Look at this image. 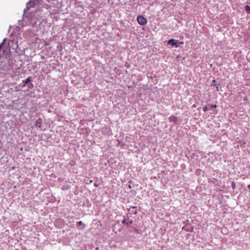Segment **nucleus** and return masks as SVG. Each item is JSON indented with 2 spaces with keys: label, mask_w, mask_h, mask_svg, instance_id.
I'll return each mask as SVG.
<instances>
[{
  "label": "nucleus",
  "mask_w": 250,
  "mask_h": 250,
  "mask_svg": "<svg viewBox=\"0 0 250 250\" xmlns=\"http://www.w3.org/2000/svg\"><path fill=\"white\" fill-rule=\"evenodd\" d=\"M137 21L138 23L142 25L146 24L147 22V20H146V19H145L143 16L141 15H139L138 16Z\"/></svg>",
  "instance_id": "f257e3e1"
},
{
  "label": "nucleus",
  "mask_w": 250,
  "mask_h": 250,
  "mask_svg": "<svg viewBox=\"0 0 250 250\" xmlns=\"http://www.w3.org/2000/svg\"><path fill=\"white\" fill-rule=\"evenodd\" d=\"M36 3L37 2L36 0H30L26 4V9L29 10L30 8L34 7Z\"/></svg>",
  "instance_id": "f03ea898"
},
{
  "label": "nucleus",
  "mask_w": 250,
  "mask_h": 250,
  "mask_svg": "<svg viewBox=\"0 0 250 250\" xmlns=\"http://www.w3.org/2000/svg\"><path fill=\"white\" fill-rule=\"evenodd\" d=\"M168 44H171L172 46L178 47L177 41H176L174 39H170L168 41Z\"/></svg>",
  "instance_id": "7ed1b4c3"
},
{
  "label": "nucleus",
  "mask_w": 250,
  "mask_h": 250,
  "mask_svg": "<svg viewBox=\"0 0 250 250\" xmlns=\"http://www.w3.org/2000/svg\"><path fill=\"white\" fill-rule=\"evenodd\" d=\"M132 222H133L132 220H130L129 219H124L122 222L123 224H126L127 225L131 224L132 223Z\"/></svg>",
  "instance_id": "20e7f679"
},
{
  "label": "nucleus",
  "mask_w": 250,
  "mask_h": 250,
  "mask_svg": "<svg viewBox=\"0 0 250 250\" xmlns=\"http://www.w3.org/2000/svg\"><path fill=\"white\" fill-rule=\"evenodd\" d=\"M169 121L170 122L176 123L177 121V118L174 116H170L168 118Z\"/></svg>",
  "instance_id": "39448f33"
},
{
  "label": "nucleus",
  "mask_w": 250,
  "mask_h": 250,
  "mask_svg": "<svg viewBox=\"0 0 250 250\" xmlns=\"http://www.w3.org/2000/svg\"><path fill=\"white\" fill-rule=\"evenodd\" d=\"M31 81V78L30 77H28L25 81H23V85L25 86L26 84H27L28 83H29Z\"/></svg>",
  "instance_id": "423d86ee"
},
{
  "label": "nucleus",
  "mask_w": 250,
  "mask_h": 250,
  "mask_svg": "<svg viewBox=\"0 0 250 250\" xmlns=\"http://www.w3.org/2000/svg\"><path fill=\"white\" fill-rule=\"evenodd\" d=\"M77 224L78 225V228L81 225L83 226V227L81 229H84L85 228V224H83L82 221H81L77 222Z\"/></svg>",
  "instance_id": "0eeeda50"
},
{
  "label": "nucleus",
  "mask_w": 250,
  "mask_h": 250,
  "mask_svg": "<svg viewBox=\"0 0 250 250\" xmlns=\"http://www.w3.org/2000/svg\"><path fill=\"white\" fill-rule=\"evenodd\" d=\"M41 119H38L37 121H36V123L35 124V125L37 127H41Z\"/></svg>",
  "instance_id": "6e6552de"
},
{
  "label": "nucleus",
  "mask_w": 250,
  "mask_h": 250,
  "mask_svg": "<svg viewBox=\"0 0 250 250\" xmlns=\"http://www.w3.org/2000/svg\"><path fill=\"white\" fill-rule=\"evenodd\" d=\"M245 10L246 11L249 13H250V6H249V5H246L245 6Z\"/></svg>",
  "instance_id": "1a4fd4ad"
},
{
  "label": "nucleus",
  "mask_w": 250,
  "mask_h": 250,
  "mask_svg": "<svg viewBox=\"0 0 250 250\" xmlns=\"http://www.w3.org/2000/svg\"><path fill=\"white\" fill-rule=\"evenodd\" d=\"M203 110L204 112H206L208 110V108L207 106H205L203 107Z\"/></svg>",
  "instance_id": "9d476101"
},
{
  "label": "nucleus",
  "mask_w": 250,
  "mask_h": 250,
  "mask_svg": "<svg viewBox=\"0 0 250 250\" xmlns=\"http://www.w3.org/2000/svg\"><path fill=\"white\" fill-rule=\"evenodd\" d=\"M217 107L216 105V104H211V107H212V108H216Z\"/></svg>",
  "instance_id": "9b49d317"
},
{
  "label": "nucleus",
  "mask_w": 250,
  "mask_h": 250,
  "mask_svg": "<svg viewBox=\"0 0 250 250\" xmlns=\"http://www.w3.org/2000/svg\"><path fill=\"white\" fill-rule=\"evenodd\" d=\"M216 82V81L215 80H213L212 81V85H215V83Z\"/></svg>",
  "instance_id": "f8f14e48"
},
{
  "label": "nucleus",
  "mask_w": 250,
  "mask_h": 250,
  "mask_svg": "<svg viewBox=\"0 0 250 250\" xmlns=\"http://www.w3.org/2000/svg\"><path fill=\"white\" fill-rule=\"evenodd\" d=\"M137 210H134V212H132L134 214H137Z\"/></svg>",
  "instance_id": "ddd939ff"
},
{
  "label": "nucleus",
  "mask_w": 250,
  "mask_h": 250,
  "mask_svg": "<svg viewBox=\"0 0 250 250\" xmlns=\"http://www.w3.org/2000/svg\"><path fill=\"white\" fill-rule=\"evenodd\" d=\"M131 208H135V209H136V208H137V207H136V206L131 207H130V208H129V210Z\"/></svg>",
  "instance_id": "4468645a"
},
{
  "label": "nucleus",
  "mask_w": 250,
  "mask_h": 250,
  "mask_svg": "<svg viewBox=\"0 0 250 250\" xmlns=\"http://www.w3.org/2000/svg\"><path fill=\"white\" fill-rule=\"evenodd\" d=\"M244 101H248V99L247 98V97H245L244 99Z\"/></svg>",
  "instance_id": "2eb2a0df"
},
{
  "label": "nucleus",
  "mask_w": 250,
  "mask_h": 250,
  "mask_svg": "<svg viewBox=\"0 0 250 250\" xmlns=\"http://www.w3.org/2000/svg\"><path fill=\"white\" fill-rule=\"evenodd\" d=\"M248 188L250 189V184L248 186Z\"/></svg>",
  "instance_id": "dca6fc26"
},
{
  "label": "nucleus",
  "mask_w": 250,
  "mask_h": 250,
  "mask_svg": "<svg viewBox=\"0 0 250 250\" xmlns=\"http://www.w3.org/2000/svg\"><path fill=\"white\" fill-rule=\"evenodd\" d=\"M94 186H95V187H98V185H97L96 184H94Z\"/></svg>",
  "instance_id": "f3484780"
},
{
  "label": "nucleus",
  "mask_w": 250,
  "mask_h": 250,
  "mask_svg": "<svg viewBox=\"0 0 250 250\" xmlns=\"http://www.w3.org/2000/svg\"><path fill=\"white\" fill-rule=\"evenodd\" d=\"M216 88H217V90L218 91L219 90H218V87L217 86L216 87Z\"/></svg>",
  "instance_id": "a211bd4d"
},
{
  "label": "nucleus",
  "mask_w": 250,
  "mask_h": 250,
  "mask_svg": "<svg viewBox=\"0 0 250 250\" xmlns=\"http://www.w3.org/2000/svg\"><path fill=\"white\" fill-rule=\"evenodd\" d=\"M92 180H90V183H92Z\"/></svg>",
  "instance_id": "6ab92c4d"
},
{
  "label": "nucleus",
  "mask_w": 250,
  "mask_h": 250,
  "mask_svg": "<svg viewBox=\"0 0 250 250\" xmlns=\"http://www.w3.org/2000/svg\"><path fill=\"white\" fill-rule=\"evenodd\" d=\"M193 230V229H192V230L190 231L191 232H192Z\"/></svg>",
  "instance_id": "aec40b11"
},
{
  "label": "nucleus",
  "mask_w": 250,
  "mask_h": 250,
  "mask_svg": "<svg viewBox=\"0 0 250 250\" xmlns=\"http://www.w3.org/2000/svg\"><path fill=\"white\" fill-rule=\"evenodd\" d=\"M180 43H181V44H183V42H180Z\"/></svg>",
  "instance_id": "412c9836"
}]
</instances>
